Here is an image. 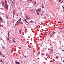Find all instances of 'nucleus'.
Segmentation results:
<instances>
[{
    "mask_svg": "<svg viewBox=\"0 0 64 64\" xmlns=\"http://www.w3.org/2000/svg\"><path fill=\"white\" fill-rule=\"evenodd\" d=\"M5 5H6V6H4V7L6 9H8V5L7 4H5Z\"/></svg>",
    "mask_w": 64,
    "mask_h": 64,
    "instance_id": "1",
    "label": "nucleus"
},
{
    "mask_svg": "<svg viewBox=\"0 0 64 64\" xmlns=\"http://www.w3.org/2000/svg\"><path fill=\"white\" fill-rule=\"evenodd\" d=\"M13 17L14 18V17L15 16V11L13 10Z\"/></svg>",
    "mask_w": 64,
    "mask_h": 64,
    "instance_id": "2",
    "label": "nucleus"
},
{
    "mask_svg": "<svg viewBox=\"0 0 64 64\" xmlns=\"http://www.w3.org/2000/svg\"><path fill=\"white\" fill-rule=\"evenodd\" d=\"M2 5L3 6H4V5H5V2H2Z\"/></svg>",
    "mask_w": 64,
    "mask_h": 64,
    "instance_id": "3",
    "label": "nucleus"
},
{
    "mask_svg": "<svg viewBox=\"0 0 64 64\" xmlns=\"http://www.w3.org/2000/svg\"><path fill=\"white\" fill-rule=\"evenodd\" d=\"M38 12H41V9L40 8L38 9Z\"/></svg>",
    "mask_w": 64,
    "mask_h": 64,
    "instance_id": "4",
    "label": "nucleus"
},
{
    "mask_svg": "<svg viewBox=\"0 0 64 64\" xmlns=\"http://www.w3.org/2000/svg\"><path fill=\"white\" fill-rule=\"evenodd\" d=\"M42 8L44 9V4H42Z\"/></svg>",
    "mask_w": 64,
    "mask_h": 64,
    "instance_id": "5",
    "label": "nucleus"
},
{
    "mask_svg": "<svg viewBox=\"0 0 64 64\" xmlns=\"http://www.w3.org/2000/svg\"><path fill=\"white\" fill-rule=\"evenodd\" d=\"M0 22H2V18L1 16H0Z\"/></svg>",
    "mask_w": 64,
    "mask_h": 64,
    "instance_id": "6",
    "label": "nucleus"
},
{
    "mask_svg": "<svg viewBox=\"0 0 64 64\" xmlns=\"http://www.w3.org/2000/svg\"><path fill=\"white\" fill-rule=\"evenodd\" d=\"M19 25V24L18 23V22H17L16 24L15 25Z\"/></svg>",
    "mask_w": 64,
    "mask_h": 64,
    "instance_id": "7",
    "label": "nucleus"
},
{
    "mask_svg": "<svg viewBox=\"0 0 64 64\" xmlns=\"http://www.w3.org/2000/svg\"><path fill=\"white\" fill-rule=\"evenodd\" d=\"M12 3L13 4H15V1L14 0L13 1Z\"/></svg>",
    "mask_w": 64,
    "mask_h": 64,
    "instance_id": "8",
    "label": "nucleus"
},
{
    "mask_svg": "<svg viewBox=\"0 0 64 64\" xmlns=\"http://www.w3.org/2000/svg\"><path fill=\"white\" fill-rule=\"evenodd\" d=\"M27 16H26L27 20H28V19H29V18H28L27 17Z\"/></svg>",
    "mask_w": 64,
    "mask_h": 64,
    "instance_id": "9",
    "label": "nucleus"
},
{
    "mask_svg": "<svg viewBox=\"0 0 64 64\" xmlns=\"http://www.w3.org/2000/svg\"><path fill=\"white\" fill-rule=\"evenodd\" d=\"M20 34H21V30L20 29Z\"/></svg>",
    "mask_w": 64,
    "mask_h": 64,
    "instance_id": "10",
    "label": "nucleus"
},
{
    "mask_svg": "<svg viewBox=\"0 0 64 64\" xmlns=\"http://www.w3.org/2000/svg\"><path fill=\"white\" fill-rule=\"evenodd\" d=\"M50 38H51V37H52V34H50Z\"/></svg>",
    "mask_w": 64,
    "mask_h": 64,
    "instance_id": "11",
    "label": "nucleus"
},
{
    "mask_svg": "<svg viewBox=\"0 0 64 64\" xmlns=\"http://www.w3.org/2000/svg\"><path fill=\"white\" fill-rule=\"evenodd\" d=\"M16 64H20V62H16Z\"/></svg>",
    "mask_w": 64,
    "mask_h": 64,
    "instance_id": "12",
    "label": "nucleus"
},
{
    "mask_svg": "<svg viewBox=\"0 0 64 64\" xmlns=\"http://www.w3.org/2000/svg\"><path fill=\"white\" fill-rule=\"evenodd\" d=\"M2 48L4 50H5V48L3 47V46H2Z\"/></svg>",
    "mask_w": 64,
    "mask_h": 64,
    "instance_id": "13",
    "label": "nucleus"
},
{
    "mask_svg": "<svg viewBox=\"0 0 64 64\" xmlns=\"http://www.w3.org/2000/svg\"><path fill=\"white\" fill-rule=\"evenodd\" d=\"M24 21L25 22H26V23H28V22H27V20H24Z\"/></svg>",
    "mask_w": 64,
    "mask_h": 64,
    "instance_id": "14",
    "label": "nucleus"
},
{
    "mask_svg": "<svg viewBox=\"0 0 64 64\" xmlns=\"http://www.w3.org/2000/svg\"><path fill=\"white\" fill-rule=\"evenodd\" d=\"M5 2L6 3V4H7V0H5Z\"/></svg>",
    "mask_w": 64,
    "mask_h": 64,
    "instance_id": "15",
    "label": "nucleus"
},
{
    "mask_svg": "<svg viewBox=\"0 0 64 64\" xmlns=\"http://www.w3.org/2000/svg\"><path fill=\"white\" fill-rule=\"evenodd\" d=\"M21 18H20V19L19 20V21L20 22H21Z\"/></svg>",
    "mask_w": 64,
    "mask_h": 64,
    "instance_id": "16",
    "label": "nucleus"
},
{
    "mask_svg": "<svg viewBox=\"0 0 64 64\" xmlns=\"http://www.w3.org/2000/svg\"><path fill=\"white\" fill-rule=\"evenodd\" d=\"M20 24H23V22H21Z\"/></svg>",
    "mask_w": 64,
    "mask_h": 64,
    "instance_id": "17",
    "label": "nucleus"
},
{
    "mask_svg": "<svg viewBox=\"0 0 64 64\" xmlns=\"http://www.w3.org/2000/svg\"><path fill=\"white\" fill-rule=\"evenodd\" d=\"M7 39L8 40V41H9V39H10V38H7Z\"/></svg>",
    "mask_w": 64,
    "mask_h": 64,
    "instance_id": "18",
    "label": "nucleus"
},
{
    "mask_svg": "<svg viewBox=\"0 0 64 64\" xmlns=\"http://www.w3.org/2000/svg\"><path fill=\"white\" fill-rule=\"evenodd\" d=\"M0 55H3V54H2L1 52H0Z\"/></svg>",
    "mask_w": 64,
    "mask_h": 64,
    "instance_id": "19",
    "label": "nucleus"
},
{
    "mask_svg": "<svg viewBox=\"0 0 64 64\" xmlns=\"http://www.w3.org/2000/svg\"><path fill=\"white\" fill-rule=\"evenodd\" d=\"M62 22H58V23L60 24V23H61Z\"/></svg>",
    "mask_w": 64,
    "mask_h": 64,
    "instance_id": "20",
    "label": "nucleus"
},
{
    "mask_svg": "<svg viewBox=\"0 0 64 64\" xmlns=\"http://www.w3.org/2000/svg\"><path fill=\"white\" fill-rule=\"evenodd\" d=\"M13 41H14V43H15V42H16V41L15 40H14Z\"/></svg>",
    "mask_w": 64,
    "mask_h": 64,
    "instance_id": "21",
    "label": "nucleus"
},
{
    "mask_svg": "<svg viewBox=\"0 0 64 64\" xmlns=\"http://www.w3.org/2000/svg\"><path fill=\"white\" fill-rule=\"evenodd\" d=\"M31 23H33V21L32 20L30 21Z\"/></svg>",
    "mask_w": 64,
    "mask_h": 64,
    "instance_id": "22",
    "label": "nucleus"
},
{
    "mask_svg": "<svg viewBox=\"0 0 64 64\" xmlns=\"http://www.w3.org/2000/svg\"><path fill=\"white\" fill-rule=\"evenodd\" d=\"M38 12V10H37L36 11V12Z\"/></svg>",
    "mask_w": 64,
    "mask_h": 64,
    "instance_id": "23",
    "label": "nucleus"
},
{
    "mask_svg": "<svg viewBox=\"0 0 64 64\" xmlns=\"http://www.w3.org/2000/svg\"><path fill=\"white\" fill-rule=\"evenodd\" d=\"M16 17H17V16H18V14H16Z\"/></svg>",
    "mask_w": 64,
    "mask_h": 64,
    "instance_id": "24",
    "label": "nucleus"
},
{
    "mask_svg": "<svg viewBox=\"0 0 64 64\" xmlns=\"http://www.w3.org/2000/svg\"><path fill=\"white\" fill-rule=\"evenodd\" d=\"M42 56H43V55H44V54L43 53H42Z\"/></svg>",
    "mask_w": 64,
    "mask_h": 64,
    "instance_id": "25",
    "label": "nucleus"
},
{
    "mask_svg": "<svg viewBox=\"0 0 64 64\" xmlns=\"http://www.w3.org/2000/svg\"><path fill=\"white\" fill-rule=\"evenodd\" d=\"M12 54L13 53V50H12Z\"/></svg>",
    "mask_w": 64,
    "mask_h": 64,
    "instance_id": "26",
    "label": "nucleus"
},
{
    "mask_svg": "<svg viewBox=\"0 0 64 64\" xmlns=\"http://www.w3.org/2000/svg\"><path fill=\"white\" fill-rule=\"evenodd\" d=\"M34 5H36V2H34Z\"/></svg>",
    "mask_w": 64,
    "mask_h": 64,
    "instance_id": "27",
    "label": "nucleus"
},
{
    "mask_svg": "<svg viewBox=\"0 0 64 64\" xmlns=\"http://www.w3.org/2000/svg\"><path fill=\"white\" fill-rule=\"evenodd\" d=\"M2 26V25L1 24H0V27H1Z\"/></svg>",
    "mask_w": 64,
    "mask_h": 64,
    "instance_id": "28",
    "label": "nucleus"
},
{
    "mask_svg": "<svg viewBox=\"0 0 64 64\" xmlns=\"http://www.w3.org/2000/svg\"><path fill=\"white\" fill-rule=\"evenodd\" d=\"M16 21V20H13L14 22H15Z\"/></svg>",
    "mask_w": 64,
    "mask_h": 64,
    "instance_id": "29",
    "label": "nucleus"
},
{
    "mask_svg": "<svg viewBox=\"0 0 64 64\" xmlns=\"http://www.w3.org/2000/svg\"><path fill=\"white\" fill-rule=\"evenodd\" d=\"M3 57L4 58V57H5V55H4L3 56Z\"/></svg>",
    "mask_w": 64,
    "mask_h": 64,
    "instance_id": "30",
    "label": "nucleus"
},
{
    "mask_svg": "<svg viewBox=\"0 0 64 64\" xmlns=\"http://www.w3.org/2000/svg\"><path fill=\"white\" fill-rule=\"evenodd\" d=\"M59 2H61L62 1H61V0H59Z\"/></svg>",
    "mask_w": 64,
    "mask_h": 64,
    "instance_id": "31",
    "label": "nucleus"
},
{
    "mask_svg": "<svg viewBox=\"0 0 64 64\" xmlns=\"http://www.w3.org/2000/svg\"><path fill=\"white\" fill-rule=\"evenodd\" d=\"M51 52H53V50H51Z\"/></svg>",
    "mask_w": 64,
    "mask_h": 64,
    "instance_id": "32",
    "label": "nucleus"
},
{
    "mask_svg": "<svg viewBox=\"0 0 64 64\" xmlns=\"http://www.w3.org/2000/svg\"><path fill=\"white\" fill-rule=\"evenodd\" d=\"M20 22H18V23L19 24H20Z\"/></svg>",
    "mask_w": 64,
    "mask_h": 64,
    "instance_id": "33",
    "label": "nucleus"
},
{
    "mask_svg": "<svg viewBox=\"0 0 64 64\" xmlns=\"http://www.w3.org/2000/svg\"><path fill=\"white\" fill-rule=\"evenodd\" d=\"M28 47L29 48H31V47L30 46H28Z\"/></svg>",
    "mask_w": 64,
    "mask_h": 64,
    "instance_id": "34",
    "label": "nucleus"
},
{
    "mask_svg": "<svg viewBox=\"0 0 64 64\" xmlns=\"http://www.w3.org/2000/svg\"><path fill=\"white\" fill-rule=\"evenodd\" d=\"M37 14H38V15H39V13L37 12Z\"/></svg>",
    "mask_w": 64,
    "mask_h": 64,
    "instance_id": "35",
    "label": "nucleus"
},
{
    "mask_svg": "<svg viewBox=\"0 0 64 64\" xmlns=\"http://www.w3.org/2000/svg\"><path fill=\"white\" fill-rule=\"evenodd\" d=\"M25 58H27V56H24Z\"/></svg>",
    "mask_w": 64,
    "mask_h": 64,
    "instance_id": "36",
    "label": "nucleus"
},
{
    "mask_svg": "<svg viewBox=\"0 0 64 64\" xmlns=\"http://www.w3.org/2000/svg\"><path fill=\"white\" fill-rule=\"evenodd\" d=\"M56 58H58V56H56Z\"/></svg>",
    "mask_w": 64,
    "mask_h": 64,
    "instance_id": "37",
    "label": "nucleus"
},
{
    "mask_svg": "<svg viewBox=\"0 0 64 64\" xmlns=\"http://www.w3.org/2000/svg\"><path fill=\"white\" fill-rule=\"evenodd\" d=\"M2 23H4V22L2 20Z\"/></svg>",
    "mask_w": 64,
    "mask_h": 64,
    "instance_id": "38",
    "label": "nucleus"
},
{
    "mask_svg": "<svg viewBox=\"0 0 64 64\" xmlns=\"http://www.w3.org/2000/svg\"><path fill=\"white\" fill-rule=\"evenodd\" d=\"M9 34V33H8V36H9V34Z\"/></svg>",
    "mask_w": 64,
    "mask_h": 64,
    "instance_id": "39",
    "label": "nucleus"
},
{
    "mask_svg": "<svg viewBox=\"0 0 64 64\" xmlns=\"http://www.w3.org/2000/svg\"><path fill=\"white\" fill-rule=\"evenodd\" d=\"M2 23L1 22H0V24H1Z\"/></svg>",
    "mask_w": 64,
    "mask_h": 64,
    "instance_id": "40",
    "label": "nucleus"
},
{
    "mask_svg": "<svg viewBox=\"0 0 64 64\" xmlns=\"http://www.w3.org/2000/svg\"><path fill=\"white\" fill-rule=\"evenodd\" d=\"M51 50V49H48V50Z\"/></svg>",
    "mask_w": 64,
    "mask_h": 64,
    "instance_id": "41",
    "label": "nucleus"
},
{
    "mask_svg": "<svg viewBox=\"0 0 64 64\" xmlns=\"http://www.w3.org/2000/svg\"><path fill=\"white\" fill-rule=\"evenodd\" d=\"M52 33H53V34H55V32H53Z\"/></svg>",
    "mask_w": 64,
    "mask_h": 64,
    "instance_id": "42",
    "label": "nucleus"
},
{
    "mask_svg": "<svg viewBox=\"0 0 64 64\" xmlns=\"http://www.w3.org/2000/svg\"><path fill=\"white\" fill-rule=\"evenodd\" d=\"M62 51H63V52H64V50H62Z\"/></svg>",
    "mask_w": 64,
    "mask_h": 64,
    "instance_id": "43",
    "label": "nucleus"
},
{
    "mask_svg": "<svg viewBox=\"0 0 64 64\" xmlns=\"http://www.w3.org/2000/svg\"><path fill=\"white\" fill-rule=\"evenodd\" d=\"M15 62H16H16H17V61H16V60L15 61Z\"/></svg>",
    "mask_w": 64,
    "mask_h": 64,
    "instance_id": "44",
    "label": "nucleus"
},
{
    "mask_svg": "<svg viewBox=\"0 0 64 64\" xmlns=\"http://www.w3.org/2000/svg\"><path fill=\"white\" fill-rule=\"evenodd\" d=\"M0 62H2V60H1L0 61Z\"/></svg>",
    "mask_w": 64,
    "mask_h": 64,
    "instance_id": "45",
    "label": "nucleus"
},
{
    "mask_svg": "<svg viewBox=\"0 0 64 64\" xmlns=\"http://www.w3.org/2000/svg\"><path fill=\"white\" fill-rule=\"evenodd\" d=\"M32 1V0H30V2Z\"/></svg>",
    "mask_w": 64,
    "mask_h": 64,
    "instance_id": "46",
    "label": "nucleus"
},
{
    "mask_svg": "<svg viewBox=\"0 0 64 64\" xmlns=\"http://www.w3.org/2000/svg\"><path fill=\"white\" fill-rule=\"evenodd\" d=\"M49 34H50V33H48V36H49Z\"/></svg>",
    "mask_w": 64,
    "mask_h": 64,
    "instance_id": "47",
    "label": "nucleus"
},
{
    "mask_svg": "<svg viewBox=\"0 0 64 64\" xmlns=\"http://www.w3.org/2000/svg\"><path fill=\"white\" fill-rule=\"evenodd\" d=\"M24 29H26V27H24Z\"/></svg>",
    "mask_w": 64,
    "mask_h": 64,
    "instance_id": "48",
    "label": "nucleus"
},
{
    "mask_svg": "<svg viewBox=\"0 0 64 64\" xmlns=\"http://www.w3.org/2000/svg\"><path fill=\"white\" fill-rule=\"evenodd\" d=\"M63 9H64V7L63 8Z\"/></svg>",
    "mask_w": 64,
    "mask_h": 64,
    "instance_id": "49",
    "label": "nucleus"
},
{
    "mask_svg": "<svg viewBox=\"0 0 64 64\" xmlns=\"http://www.w3.org/2000/svg\"><path fill=\"white\" fill-rule=\"evenodd\" d=\"M42 13H44V11L42 12Z\"/></svg>",
    "mask_w": 64,
    "mask_h": 64,
    "instance_id": "50",
    "label": "nucleus"
},
{
    "mask_svg": "<svg viewBox=\"0 0 64 64\" xmlns=\"http://www.w3.org/2000/svg\"><path fill=\"white\" fill-rule=\"evenodd\" d=\"M9 38V36H8V38Z\"/></svg>",
    "mask_w": 64,
    "mask_h": 64,
    "instance_id": "51",
    "label": "nucleus"
},
{
    "mask_svg": "<svg viewBox=\"0 0 64 64\" xmlns=\"http://www.w3.org/2000/svg\"><path fill=\"white\" fill-rule=\"evenodd\" d=\"M42 14H41V16H42Z\"/></svg>",
    "mask_w": 64,
    "mask_h": 64,
    "instance_id": "52",
    "label": "nucleus"
},
{
    "mask_svg": "<svg viewBox=\"0 0 64 64\" xmlns=\"http://www.w3.org/2000/svg\"><path fill=\"white\" fill-rule=\"evenodd\" d=\"M63 63H64V60L63 61Z\"/></svg>",
    "mask_w": 64,
    "mask_h": 64,
    "instance_id": "53",
    "label": "nucleus"
},
{
    "mask_svg": "<svg viewBox=\"0 0 64 64\" xmlns=\"http://www.w3.org/2000/svg\"><path fill=\"white\" fill-rule=\"evenodd\" d=\"M18 21H18L17 22H18Z\"/></svg>",
    "mask_w": 64,
    "mask_h": 64,
    "instance_id": "54",
    "label": "nucleus"
},
{
    "mask_svg": "<svg viewBox=\"0 0 64 64\" xmlns=\"http://www.w3.org/2000/svg\"><path fill=\"white\" fill-rule=\"evenodd\" d=\"M9 1H11V0H8Z\"/></svg>",
    "mask_w": 64,
    "mask_h": 64,
    "instance_id": "55",
    "label": "nucleus"
},
{
    "mask_svg": "<svg viewBox=\"0 0 64 64\" xmlns=\"http://www.w3.org/2000/svg\"><path fill=\"white\" fill-rule=\"evenodd\" d=\"M64 6H62V7H64Z\"/></svg>",
    "mask_w": 64,
    "mask_h": 64,
    "instance_id": "56",
    "label": "nucleus"
},
{
    "mask_svg": "<svg viewBox=\"0 0 64 64\" xmlns=\"http://www.w3.org/2000/svg\"><path fill=\"white\" fill-rule=\"evenodd\" d=\"M8 17H7V19H8Z\"/></svg>",
    "mask_w": 64,
    "mask_h": 64,
    "instance_id": "57",
    "label": "nucleus"
},
{
    "mask_svg": "<svg viewBox=\"0 0 64 64\" xmlns=\"http://www.w3.org/2000/svg\"><path fill=\"white\" fill-rule=\"evenodd\" d=\"M44 38L43 39V40H44Z\"/></svg>",
    "mask_w": 64,
    "mask_h": 64,
    "instance_id": "58",
    "label": "nucleus"
},
{
    "mask_svg": "<svg viewBox=\"0 0 64 64\" xmlns=\"http://www.w3.org/2000/svg\"><path fill=\"white\" fill-rule=\"evenodd\" d=\"M45 35V34H44V35Z\"/></svg>",
    "mask_w": 64,
    "mask_h": 64,
    "instance_id": "59",
    "label": "nucleus"
},
{
    "mask_svg": "<svg viewBox=\"0 0 64 64\" xmlns=\"http://www.w3.org/2000/svg\"><path fill=\"white\" fill-rule=\"evenodd\" d=\"M14 1H16V0H14Z\"/></svg>",
    "mask_w": 64,
    "mask_h": 64,
    "instance_id": "60",
    "label": "nucleus"
},
{
    "mask_svg": "<svg viewBox=\"0 0 64 64\" xmlns=\"http://www.w3.org/2000/svg\"><path fill=\"white\" fill-rule=\"evenodd\" d=\"M20 13H21V14H22V13L21 12Z\"/></svg>",
    "mask_w": 64,
    "mask_h": 64,
    "instance_id": "61",
    "label": "nucleus"
},
{
    "mask_svg": "<svg viewBox=\"0 0 64 64\" xmlns=\"http://www.w3.org/2000/svg\"><path fill=\"white\" fill-rule=\"evenodd\" d=\"M14 38L13 39V40H14Z\"/></svg>",
    "mask_w": 64,
    "mask_h": 64,
    "instance_id": "62",
    "label": "nucleus"
},
{
    "mask_svg": "<svg viewBox=\"0 0 64 64\" xmlns=\"http://www.w3.org/2000/svg\"><path fill=\"white\" fill-rule=\"evenodd\" d=\"M36 40H37V39H36Z\"/></svg>",
    "mask_w": 64,
    "mask_h": 64,
    "instance_id": "63",
    "label": "nucleus"
},
{
    "mask_svg": "<svg viewBox=\"0 0 64 64\" xmlns=\"http://www.w3.org/2000/svg\"><path fill=\"white\" fill-rule=\"evenodd\" d=\"M9 32H8V33H9Z\"/></svg>",
    "mask_w": 64,
    "mask_h": 64,
    "instance_id": "64",
    "label": "nucleus"
}]
</instances>
